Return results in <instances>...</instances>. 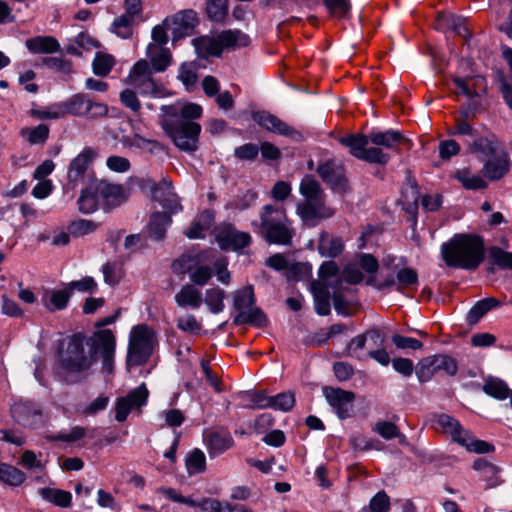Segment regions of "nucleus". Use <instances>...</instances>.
Returning <instances> with one entry per match:
<instances>
[{"mask_svg":"<svg viewBox=\"0 0 512 512\" xmlns=\"http://www.w3.org/2000/svg\"><path fill=\"white\" fill-rule=\"evenodd\" d=\"M116 338L110 329L98 330L87 340L81 333L74 334L61 355V365L68 371L86 374L96 363V355L102 359V367L108 373L114 369Z\"/></svg>","mask_w":512,"mask_h":512,"instance_id":"1","label":"nucleus"},{"mask_svg":"<svg viewBox=\"0 0 512 512\" xmlns=\"http://www.w3.org/2000/svg\"><path fill=\"white\" fill-rule=\"evenodd\" d=\"M158 123L173 144L182 151L194 152L198 148L201 125L195 122L202 116L199 104L177 101L163 105Z\"/></svg>","mask_w":512,"mask_h":512,"instance_id":"2","label":"nucleus"},{"mask_svg":"<svg viewBox=\"0 0 512 512\" xmlns=\"http://www.w3.org/2000/svg\"><path fill=\"white\" fill-rule=\"evenodd\" d=\"M254 231L267 243L290 246L295 230L286 209L280 205L267 204L259 212V221L251 223Z\"/></svg>","mask_w":512,"mask_h":512,"instance_id":"3","label":"nucleus"},{"mask_svg":"<svg viewBox=\"0 0 512 512\" xmlns=\"http://www.w3.org/2000/svg\"><path fill=\"white\" fill-rule=\"evenodd\" d=\"M441 254L447 266L473 270L484 259V244L478 236L457 234L442 244Z\"/></svg>","mask_w":512,"mask_h":512,"instance_id":"4","label":"nucleus"},{"mask_svg":"<svg viewBox=\"0 0 512 512\" xmlns=\"http://www.w3.org/2000/svg\"><path fill=\"white\" fill-rule=\"evenodd\" d=\"M432 427L436 432L464 447L468 452L487 454L494 451L492 444L476 439L456 418L448 414H434L432 416Z\"/></svg>","mask_w":512,"mask_h":512,"instance_id":"5","label":"nucleus"},{"mask_svg":"<svg viewBox=\"0 0 512 512\" xmlns=\"http://www.w3.org/2000/svg\"><path fill=\"white\" fill-rule=\"evenodd\" d=\"M156 344L154 330L145 324L132 328L129 337L126 363L129 366L145 364L153 353Z\"/></svg>","mask_w":512,"mask_h":512,"instance_id":"6","label":"nucleus"},{"mask_svg":"<svg viewBox=\"0 0 512 512\" xmlns=\"http://www.w3.org/2000/svg\"><path fill=\"white\" fill-rule=\"evenodd\" d=\"M58 103L62 119L68 115L97 119L105 117L108 113L106 104L93 101L85 93L73 94Z\"/></svg>","mask_w":512,"mask_h":512,"instance_id":"7","label":"nucleus"},{"mask_svg":"<svg viewBox=\"0 0 512 512\" xmlns=\"http://www.w3.org/2000/svg\"><path fill=\"white\" fill-rule=\"evenodd\" d=\"M339 143L349 149V153L362 161L385 165L390 155L381 148L371 147L369 134H347L338 139Z\"/></svg>","mask_w":512,"mask_h":512,"instance_id":"8","label":"nucleus"},{"mask_svg":"<svg viewBox=\"0 0 512 512\" xmlns=\"http://www.w3.org/2000/svg\"><path fill=\"white\" fill-rule=\"evenodd\" d=\"M126 83L143 96L160 97L163 95V87L153 78L150 64L143 59L132 66Z\"/></svg>","mask_w":512,"mask_h":512,"instance_id":"9","label":"nucleus"},{"mask_svg":"<svg viewBox=\"0 0 512 512\" xmlns=\"http://www.w3.org/2000/svg\"><path fill=\"white\" fill-rule=\"evenodd\" d=\"M296 213L306 226L315 227L320 221L331 218L335 209L328 206L326 196H322L299 202Z\"/></svg>","mask_w":512,"mask_h":512,"instance_id":"10","label":"nucleus"},{"mask_svg":"<svg viewBox=\"0 0 512 512\" xmlns=\"http://www.w3.org/2000/svg\"><path fill=\"white\" fill-rule=\"evenodd\" d=\"M316 172L333 191L343 193L347 190L348 181L345 167L341 162L328 159L318 165Z\"/></svg>","mask_w":512,"mask_h":512,"instance_id":"11","label":"nucleus"},{"mask_svg":"<svg viewBox=\"0 0 512 512\" xmlns=\"http://www.w3.org/2000/svg\"><path fill=\"white\" fill-rule=\"evenodd\" d=\"M323 394L340 419H346L353 415L356 397L354 392L325 386L323 387Z\"/></svg>","mask_w":512,"mask_h":512,"instance_id":"12","label":"nucleus"},{"mask_svg":"<svg viewBox=\"0 0 512 512\" xmlns=\"http://www.w3.org/2000/svg\"><path fill=\"white\" fill-rule=\"evenodd\" d=\"M95 156L92 148H85L71 161L67 170V184L71 189L84 183L89 177L90 166Z\"/></svg>","mask_w":512,"mask_h":512,"instance_id":"13","label":"nucleus"},{"mask_svg":"<svg viewBox=\"0 0 512 512\" xmlns=\"http://www.w3.org/2000/svg\"><path fill=\"white\" fill-rule=\"evenodd\" d=\"M149 391L144 383L131 390L127 396L117 399L115 404V419L124 422L132 409H140L146 405Z\"/></svg>","mask_w":512,"mask_h":512,"instance_id":"14","label":"nucleus"},{"mask_svg":"<svg viewBox=\"0 0 512 512\" xmlns=\"http://www.w3.org/2000/svg\"><path fill=\"white\" fill-rule=\"evenodd\" d=\"M197 23V14L192 9L179 11L164 20V26L171 32L173 40L190 35Z\"/></svg>","mask_w":512,"mask_h":512,"instance_id":"15","label":"nucleus"},{"mask_svg":"<svg viewBox=\"0 0 512 512\" xmlns=\"http://www.w3.org/2000/svg\"><path fill=\"white\" fill-rule=\"evenodd\" d=\"M157 493L164 495L169 500L185 504L191 507H199L203 512H225L226 502H221L215 498H203L200 501H195L191 497H185L179 494L174 488L160 487Z\"/></svg>","mask_w":512,"mask_h":512,"instance_id":"16","label":"nucleus"},{"mask_svg":"<svg viewBox=\"0 0 512 512\" xmlns=\"http://www.w3.org/2000/svg\"><path fill=\"white\" fill-rule=\"evenodd\" d=\"M216 241L223 250L239 251L248 247L252 238L249 233L239 231L234 225L225 224L220 228Z\"/></svg>","mask_w":512,"mask_h":512,"instance_id":"17","label":"nucleus"},{"mask_svg":"<svg viewBox=\"0 0 512 512\" xmlns=\"http://www.w3.org/2000/svg\"><path fill=\"white\" fill-rule=\"evenodd\" d=\"M253 120L262 128L277 133L282 136L297 139L300 137V133L293 127L289 126L286 122L279 119L277 116L267 112L260 111L253 114Z\"/></svg>","mask_w":512,"mask_h":512,"instance_id":"18","label":"nucleus"},{"mask_svg":"<svg viewBox=\"0 0 512 512\" xmlns=\"http://www.w3.org/2000/svg\"><path fill=\"white\" fill-rule=\"evenodd\" d=\"M149 182L153 198L160 202L164 208L168 209L170 213H176L181 209L176 194L172 191L171 181L163 179L159 183Z\"/></svg>","mask_w":512,"mask_h":512,"instance_id":"19","label":"nucleus"},{"mask_svg":"<svg viewBox=\"0 0 512 512\" xmlns=\"http://www.w3.org/2000/svg\"><path fill=\"white\" fill-rule=\"evenodd\" d=\"M205 441L210 456H218L234 444V440L227 430L208 432L205 435Z\"/></svg>","mask_w":512,"mask_h":512,"instance_id":"20","label":"nucleus"},{"mask_svg":"<svg viewBox=\"0 0 512 512\" xmlns=\"http://www.w3.org/2000/svg\"><path fill=\"white\" fill-rule=\"evenodd\" d=\"M493 156L483 166V175L490 180L501 179L509 170V161L505 153H495L492 147H489Z\"/></svg>","mask_w":512,"mask_h":512,"instance_id":"21","label":"nucleus"},{"mask_svg":"<svg viewBox=\"0 0 512 512\" xmlns=\"http://www.w3.org/2000/svg\"><path fill=\"white\" fill-rule=\"evenodd\" d=\"M95 188L99 200H103L110 207L120 205L126 198L124 190L120 185L100 181L96 184Z\"/></svg>","mask_w":512,"mask_h":512,"instance_id":"22","label":"nucleus"},{"mask_svg":"<svg viewBox=\"0 0 512 512\" xmlns=\"http://www.w3.org/2000/svg\"><path fill=\"white\" fill-rule=\"evenodd\" d=\"M369 138L371 147H378L382 150L383 148L394 149L404 140L402 134L396 130L372 131L369 133Z\"/></svg>","mask_w":512,"mask_h":512,"instance_id":"23","label":"nucleus"},{"mask_svg":"<svg viewBox=\"0 0 512 512\" xmlns=\"http://www.w3.org/2000/svg\"><path fill=\"white\" fill-rule=\"evenodd\" d=\"M175 302L179 307L198 309L203 302L202 292L193 284H185L175 294Z\"/></svg>","mask_w":512,"mask_h":512,"instance_id":"24","label":"nucleus"},{"mask_svg":"<svg viewBox=\"0 0 512 512\" xmlns=\"http://www.w3.org/2000/svg\"><path fill=\"white\" fill-rule=\"evenodd\" d=\"M147 57L150 59L152 71L163 72L171 64L172 55L169 49L150 43L147 46Z\"/></svg>","mask_w":512,"mask_h":512,"instance_id":"25","label":"nucleus"},{"mask_svg":"<svg viewBox=\"0 0 512 512\" xmlns=\"http://www.w3.org/2000/svg\"><path fill=\"white\" fill-rule=\"evenodd\" d=\"M344 249L343 240L326 231L319 235L318 251L324 257L335 258L339 256Z\"/></svg>","mask_w":512,"mask_h":512,"instance_id":"26","label":"nucleus"},{"mask_svg":"<svg viewBox=\"0 0 512 512\" xmlns=\"http://www.w3.org/2000/svg\"><path fill=\"white\" fill-rule=\"evenodd\" d=\"M71 296L72 294L70 293L67 285H65L63 289L47 292L42 297V304L49 312L64 310L67 307Z\"/></svg>","mask_w":512,"mask_h":512,"instance_id":"27","label":"nucleus"},{"mask_svg":"<svg viewBox=\"0 0 512 512\" xmlns=\"http://www.w3.org/2000/svg\"><path fill=\"white\" fill-rule=\"evenodd\" d=\"M320 283L316 286L325 288H336L342 286V277L339 268L334 261L324 262L319 269Z\"/></svg>","mask_w":512,"mask_h":512,"instance_id":"28","label":"nucleus"},{"mask_svg":"<svg viewBox=\"0 0 512 512\" xmlns=\"http://www.w3.org/2000/svg\"><path fill=\"white\" fill-rule=\"evenodd\" d=\"M213 221V213L205 210L194 219L191 226L185 231V235L190 239L203 238L204 233L211 228Z\"/></svg>","mask_w":512,"mask_h":512,"instance_id":"29","label":"nucleus"},{"mask_svg":"<svg viewBox=\"0 0 512 512\" xmlns=\"http://www.w3.org/2000/svg\"><path fill=\"white\" fill-rule=\"evenodd\" d=\"M193 45L199 57L220 56L221 44L218 37L201 36L193 39Z\"/></svg>","mask_w":512,"mask_h":512,"instance_id":"30","label":"nucleus"},{"mask_svg":"<svg viewBox=\"0 0 512 512\" xmlns=\"http://www.w3.org/2000/svg\"><path fill=\"white\" fill-rule=\"evenodd\" d=\"M38 493L45 501L61 508H68L72 504V494L66 490L43 487Z\"/></svg>","mask_w":512,"mask_h":512,"instance_id":"31","label":"nucleus"},{"mask_svg":"<svg viewBox=\"0 0 512 512\" xmlns=\"http://www.w3.org/2000/svg\"><path fill=\"white\" fill-rule=\"evenodd\" d=\"M437 21L440 28L446 26L466 40L471 37L467 20L461 16L441 14Z\"/></svg>","mask_w":512,"mask_h":512,"instance_id":"32","label":"nucleus"},{"mask_svg":"<svg viewBox=\"0 0 512 512\" xmlns=\"http://www.w3.org/2000/svg\"><path fill=\"white\" fill-rule=\"evenodd\" d=\"M170 223L171 217L167 213H154L147 226L149 237L157 241L162 240Z\"/></svg>","mask_w":512,"mask_h":512,"instance_id":"33","label":"nucleus"},{"mask_svg":"<svg viewBox=\"0 0 512 512\" xmlns=\"http://www.w3.org/2000/svg\"><path fill=\"white\" fill-rule=\"evenodd\" d=\"M27 49L35 54L54 53L60 49L58 41L52 36H36L26 41Z\"/></svg>","mask_w":512,"mask_h":512,"instance_id":"34","label":"nucleus"},{"mask_svg":"<svg viewBox=\"0 0 512 512\" xmlns=\"http://www.w3.org/2000/svg\"><path fill=\"white\" fill-rule=\"evenodd\" d=\"M500 306L501 302L494 297H488L476 302L467 314L468 324H476L486 313Z\"/></svg>","mask_w":512,"mask_h":512,"instance_id":"35","label":"nucleus"},{"mask_svg":"<svg viewBox=\"0 0 512 512\" xmlns=\"http://www.w3.org/2000/svg\"><path fill=\"white\" fill-rule=\"evenodd\" d=\"M217 37L221 44V52L224 49H234L247 46L249 43V37L240 30H225Z\"/></svg>","mask_w":512,"mask_h":512,"instance_id":"36","label":"nucleus"},{"mask_svg":"<svg viewBox=\"0 0 512 512\" xmlns=\"http://www.w3.org/2000/svg\"><path fill=\"white\" fill-rule=\"evenodd\" d=\"M19 134L30 145H44L49 138L50 129L47 124H39L22 128Z\"/></svg>","mask_w":512,"mask_h":512,"instance_id":"37","label":"nucleus"},{"mask_svg":"<svg viewBox=\"0 0 512 512\" xmlns=\"http://www.w3.org/2000/svg\"><path fill=\"white\" fill-rule=\"evenodd\" d=\"M482 390L487 395L497 400H504L507 397H510L512 392L509 390L507 384L503 380L494 377H489L485 380Z\"/></svg>","mask_w":512,"mask_h":512,"instance_id":"38","label":"nucleus"},{"mask_svg":"<svg viewBox=\"0 0 512 512\" xmlns=\"http://www.w3.org/2000/svg\"><path fill=\"white\" fill-rule=\"evenodd\" d=\"M267 318L263 311L257 307H251L245 311H241L234 318V323L237 325L252 324L255 326H264Z\"/></svg>","mask_w":512,"mask_h":512,"instance_id":"39","label":"nucleus"},{"mask_svg":"<svg viewBox=\"0 0 512 512\" xmlns=\"http://www.w3.org/2000/svg\"><path fill=\"white\" fill-rule=\"evenodd\" d=\"M454 178L468 190H480L487 187V183L481 176L472 174L468 169L457 170L454 173Z\"/></svg>","mask_w":512,"mask_h":512,"instance_id":"40","label":"nucleus"},{"mask_svg":"<svg viewBox=\"0 0 512 512\" xmlns=\"http://www.w3.org/2000/svg\"><path fill=\"white\" fill-rule=\"evenodd\" d=\"M116 64V59L113 55L97 52L92 62L93 73L100 77L107 76Z\"/></svg>","mask_w":512,"mask_h":512,"instance_id":"41","label":"nucleus"},{"mask_svg":"<svg viewBox=\"0 0 512 512\" xmlns=\"http://www.w3.org/2000/svg\"><path fill=\"white\" fill-rule=\"evenodd\" d=\"M473 469L479 472L484 481L488 482L489 487H493L498 483L499 469L494 464L479 458L474 461Z\"/></svg>","mask_w":512,"mask_h":512,"instance_id":"42","label":"nucleus"},{"mask_svg":"<svg viewBox=\"0 0 512 512\" xmlns=\"http://www.w3.org/2000/svg\"><path fill=\"white\" fill-rule=\"evenodd\" d=\"M299 192L303 196V200L326 196L320 183L311 175H306L302 178Z\"/></svg>","mask_w":512,"mask_h":512,"instance_id":"43","label":"nucleus"},{"mask_svg":"<svg viewBox=\"0 0 512 512\" xmlns=\"http://www.w3.org/2000/svg\"><path fill=\"white\" fill-rule=\"evenodd\" d=\"M28 115L35 120H58L62 119L59 103H53L47 107L41 108L32 103Z\"/></svg>","mask_w":512,"mask_h":512,"instance_id":"44","label":"nucleus"},{"mask_svg":"<svg viewBox=\"0 0 512 512\" xmlns=\"http://www.w3.org/2000/svg\"><path fill=\"white\" fill-rule=\"evenodd\" d=\"M225 291L219 287L207 289L204 302L212 314H218L224 310Z\"/></svg>","mask_w":512,"mask_h":512,"instance_id":"45","label":"nucleus"},{"mask_svg":"<svg viewBox=\"0 0 512 512\" xmlns=\"http://www.w3.org/2000/svg\"><path fill=\"white\" fill-rule=\"evenodd\" d=\"M98 46L99 43L88 33L81 32L73 40H71V43L67 46L66 50L68 53L79 56L82 54V49L90 50Z\"/></svg>","mask_w":512,"mask_h":512,"instance_id":"46","label":"nucleus"},{"mask_svg":"<svg viewBox=\"0 0 512 512\" xmlns=\"http://www.w3.org/2000/svg\"><path fill=\"white\" fill-rule=\"evenodd\" d=\"M185 465L189 475L203 473L206 469L205 454L198 448L193 449L188 453Z\"/></svg>","mask_w":512,"mask_h":512,"instance_id":"47","label":"nucleus"},{"mask_svg":"<svg viewBox=\"0 0 512 512\" xmlns=\"http://www.w3.org/2000/svg\"><path fill=\"white\" fill-rule=\"evenodd\" d=\"M255 303L254 291L251 285L237 290L233 296V307L241 313L251 308Z\"/></svg>","mask_w":512,"mask_h":512,"instance_id":"48","label":"nucleus"},{"mask_svg":"<svg viewBox=\"0 0 512 512\" xmlns=\"http://www.w3.org/2000/svg\"><path fill=\"white\" fill-rule=\"evenodd\" d=\"M25 479V473L18 468L6 463L0 464V481L10 486H20Z\"/></svg>","mask_w":512,"mask_h":512,"instance_id":"49","label":"nucleus"},{"mask_svg":"<svg viewBox=\"0 0 512 512\" xmlns=\"http://www.w3.org/2000/svg\"><path fill=\"white\" fill-rule=\"evenodd\" d=\"M314 302L315 310L321 316H326L330 313V292L331 288L319 287L314 285Z\"/></svg>","mask_w":512,"mask_h":512,"instance_id":"50","label":"nucleus"},{"mask_svg":"<svg viewBox=\"0 0 512 512\" xmlns=\"http://www.w3.org/2000/svg\"><path fill=\"white\" fill-rule=\"evenodd\" d=\"M488 259L491 264L501 269L512 270V252H507L500 247L493 246L488 250Z\"/></svg>","mask_w":512,"mask_h":512,"instance_id":"51","label":"nucleus"},{"mask_svg":"<svg viewBox=\"0 0 512 512\" xmlns=\"http://www.w3.org/2000/svg\"><path fill=\"white\" fill-rule=\"evenodd\" d=\"M434 355L423 358L416 367V375L420 382L429 381L439 369L436 366Z\"/></svg>","mask_w":512,"mask_h":512,"instance_id":"52","label":"nucleus"},{"mask_svg":"<svg viewBox=\"0 0 512 512\" xmlns=\"http://www.w3.org/2000/svg\"><path fill=\"white\" fill-rule=\"evenodd\" d=\"M178 79L183 83L187 90H192L198 80L197 66L195 63H183L178 72Z\"/></svg>","mask_w":512,"mask_h":512,"instance_id":"53","label":"nucleus"},{"mask_svg":"<svg viewBox=\"0 0 512 512\" xmlns=\"http://www.w3.org/2000/svg\"><path fill=\"white\" fill-rule=\"evenodd\" d=\"M397 279V290L402 291L403 289H409L417 286L418 284V273L415 269L404 267L400 269L396 274Z\"/></svg>","mask_w":512,"mask_h":512,"instance_id":"54","label":"nucleus"},{"mask_svg":"<svg viewBox=\"0 0 512 512\" xmlns=\"http://www.w3.org/2000/svg\"><path fill=\"white\" fill-rule=\"evenodd\" d=\"M99 197L96 195V188L94 192L86 189L81 192L77 201L79 211L85 214L93 213L97 210Z\"/></svg>","mask_w":512,"mask_h":512,"instance_id":"55","label":"nucleus"},{"mask_svg":"<svg viewBox=\"0 0 512 512\" xmlns=\"http://www.w3.org/2000/svg\"><path fill=\"white\" fill-rule=\"evenodd\" d=\"M206 11L212 21L221 22L227 15L228 1L208 0Z\"/></svg>","mask_w":512,"mask_h":512,"instance_id":"56","label":"nucleus"},{"mask_svg":"<svg viewBox=\"0 0 512 512\" xmlns=\"http://www.w3.org/2000/svg\"><path fill=\"white\" fill-rule=\"evenodd\" d=\"M257 197V192L253 190H246L238 194L234 200L230 201L227 207L234 210L244 211L251 207Z\"/></svg>","mask_w":512,"mask_h":512,"instance_id":"57","label":"nucleus"},{"mask_svg":"<svg viewBox=\"0 0 512 512\" xmlns=\"http://www.w3.org/2000/svg\"><path fill=\"white\" fill-rule=\"evenodd\" d=\"M66 285L72 295L75 291L93 294L98 290V284L91 276H85L80 280L71 281Z\"/></svg>","mask_w":512,"mask_h":512,"instance_id":"58","label":"nucleus"},{"mask_svg":"<svg viewBox=\"0 0 512 512\" xmlns=\"http://www.w3.org/2000/svg\"><path fill=\"white\" fill-rule=\"evenodd\" d=\"M133 20L134 18L123 14L114 19L112 27L113 31L121 38L127 39L133 33Z\"/></svg>","mask_w":512,"mask_h":512,"instance_id":"59","label":"nucleus"},{"mask_svg":"<svg viewBox=\"0 0 512 512\" xmlns=\"http://www.w3.org/2000/svg\"><path fill=\"white\" fill-rule=\"evenodd\" d=\"M177 328L192 335L200 334L202 324L193 314H185L177 319Z\"/></svg>","mask_w":512,"mask_h":512,"instance_id":"60","label":"nucleus"},{"mask_svg":"<svg viewBox=\"0 0 512 512\" xmlns=\"http://www.w3.org/2000/svg\"><path fill=\"white\" fill-rule=\"evenodd\" d=\"M295 405V396L291 392L280 393L276 396H271L270 408L287 412Z\"/></svg>","mask_w":512,"mask_h":512,"instance_id":"61","label":"nucleus"},{"mask_svg":"<svg viewBox=\"0 0 512 512\" xmlns=\"http://www.w3.org/2000/svg\"><path fill=\"white\" fill-rule=\"evenodd\" d=\"M435 363L439 371H444L449 376L456 375L458 371V365L454 358L445 354H436Z\"/></svg>","mask_w":512,"mask_h":512,"instance_id":"62","label":"nucleus"},{"mask_svg":"<svg viewBox=\"0 0 512 512\" xmlns=\"http://www.w3.org/2000/svg\"><path fill=\"white\" fill-rule=\"evenodd\" d=\"M368 508L372 512H389L390 498L385 491L376 493L369 502Z\"/></svg>","mask_w":512,"mask_h":512,"instance_id":"63","label":"nucleus"},{"mask_svg":"<svg viewBox=\"0 0 512 512\" xmlns=\"http://www.w3.org/2000/svg\"><path fill=\"white\" fill-rule=\"evenodd\" d=\"M259 154V147L254 143H245L234 149V156L239 160L254 161Z\"/></svg>","mask_w":512,"mask_h":512,"instance_id":"64","label":"nucleus"}]
</instances>
